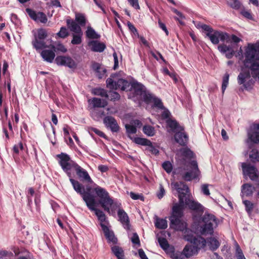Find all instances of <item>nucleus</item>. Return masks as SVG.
<instances>
[{"label":"nucleus","mask_w":259,"mask_h":259,"mask_svg":"<svg viewBox=\"0 0 259 259\" xmlns=\"http://www.w3.org/2000/svg\"><path fill=\"white\" fill-rule=\"evenodd\" d=\"M218 220L212 214L205 213L199 224L195 228V233L201 235L212 234L218 225Z\"/></svg>","instance_id":"3"},{"label":"nucleus","mask_w":259,"mask_h":259,"mask_svg":"<svg viewBox=\"0 0 259 259\" xmlns=\"http://www.w3.org/2000/svg\"><path fill=\"white\" fill-rule=\"evenodd\" d=\"M47 36V32L45 29H40L38 31V35L35 38H37L38 39L42 40L44 39Z\"/></svg>","instance_id":"54"},{"label":"nucleus","mask_w":259,"mask_h":259,"mask_svg":"<svg viewBox=\"0 0 259 259\" xmlns=\"http://www.w3.org/2000/svg\"><path fill=\"white\" fill-rule=\"evenodd\" d=\"M155 225L157 228L160 229H164L167 227V221L165 219L158 218L156 219Z\"/></svg>","instance_id":"39"},{"label":"nucleus","mask_w":259,"mask_h":259,"mask_svg":"<svg viewBox=\"0 0 259 259\" xmlns=\"http://www.w3.org/2000/svg\"><path fill=\"white\" fill-rule=\"evenodd\" d=\"M85 34L87 37L91 39H98L100 37V35L91 26H88Z\"/></svg>","instance_id":"35"},{"label":"nucleus","mask_w":259,"mask_h":259,"mask_svg":"<svg viewBox=\"0 0 259 259\" xmlns=\"http://www.w3.org/2000/svg\"><path fill=\"white\" fill-rule=\"evenodd\" d=\"M92 68L96 72V75L99 78H103L106 72V70L102 67L100 64L96 62L92 63Z\"/></svg>","instance_id":"26"},{"label":"nucleus","mask_w":259,"mask_h":259,"mask_svg":"<svg viewBox=\"0 0 259 259\" xmlns=\"http://www.w3.org/2000/svg\"><path fill=\"white\" fill-rule=\"evenodd\" d=\"M88 45L92 51L96 52H102L106 48L104 44L97 40H90Z\"/></svg>","instance_id":"21"},{"label":"nucleus","mask_w":259,"mask_h":259,"mask_svg":"<svg viewBox=\"0 0 259 259\" xmlns=\"http://www.w3.org/2000/svg\"><path fill=\"white\" fill-rule=\"evenodd\" d=\"M175 141L181 146L186 145L188 141V136L184 131H180L175 133Z\"/></svg>","instance_id":"20"},{"label":"nucleus","mask_w":259,"mask_h":259,"mask_svg":"<svg viewBox=\"0 0 259 259\" xmlns=\"http://www.w3.org/2000/svg\"><path fill=\"white\" fill-rule=\"evenodd\" d=\"M134 141L137 144L143 146H147V145L151 144V141L145 138H136L134 139Z\"/></svg>","instance_id":"49"},{"label":"nucleus","mask_w":259,"mask_h":259,"mask_svg":"<svg viewBox=\"0 0 259 259\" xmlns=\"http://www.w3.org/2000/svg\"><path fill=\"white\" fill-rule=\"evenodd\" d=\"M127 25L130 30L133 32L136 36H139L137 29L134 26V25L130 22H127Z\"/></svg>","instance_id":"57"},{"label":"nucleus","mask_w":259,"mask_h":259,"mask_svg":"<svg viewBox=\"0 0 259 259\" xmlns=\"http://www.w3.org/2000/svg\"><path fill=\"white\" fill-rule=\"evenodd\" d=\"M125 128L128 134H135L137 132L136 127L132 125L126 124Z\"/></svg>","instance_id":"59"},{"label":"nucleus","mask_w":259,"mask_h":259,"mask_svg":"<svg viewBox=\"0 0 259 259\" xmlns=\"http://www.w3.org/2000/svg\"><path fill=\"white\" fill-rule=\"evenodd\" d=\"M55 50H44L41 52V56L48 62L52 63L55 57Z\"/></svg>","instance_id":"25"},{"label":"nucleus","mask_w":259,"mask_h":259,"mask_svg":"<svg viewBox=\"0 0 259 259\" xmlns=\"http://www.w3.org/2000/svg\"><path fill=\"white\" fill-rule=\"evenodd\" d=\"M207 243H208L210 249L212 250H216L217 248H218L220 245V243L218 239L214 237H210L208 238L207 239Z\"/></svg>","instance_id":"34"},{"label":"nucleus","mask_w":259,"mask_h":259,"mask_svg":"<svg viewBox=\"0 0 259 259\" xmlns=\"http://www.w3.org/2000/svg\"><path fill=\"white\" fill-rule=\"evenodd\" d=\"M69 180L74 190L81 195L83 200L85 203L87 199L91 198H95V197L90 193L85 192L84 187L78 181L73 179L71 177L70 178Z\"/></svg>","instance_id":"11"},{"label":"nucleus","mask_w":259,"mask_h":259,"mask_svg":"<svg viewBox=\"0 0 259 259\" xmlns=\"http://www.w3.org/2000/svg\"><path fill=\"white\" fill-rule=\"evenodd\" d=\"M82 35V33H75L72 34V39L71 40V44L73 45H79L81 42V37Z\"/></svg>","instance_id":"48"},{"label":"nucleus","mask_w":259,"mask_h":259,"mask_svg":"<svg viewBox=\"0 0 259 259\" xmlns=\"http://www.w3.org/2000/svg\"><path fill=\"white\" fill-rule=\"evenodd\" d=\"M26 12L31 18L36 22L46 23L48 21L46 15L42 12L36 13L30 9H27Z\"/></svg>","instance_id":"15"},{"label":"nucleus","mask_w":259,"mask_h":259,"mask_svg":"<svg viewBox=\"0 0 259 259\" xmlns=\"http://www.w3.org/2000/svg\"><path fill=\"white\" fill-rule=\"evenodd\" d=\"M205 35L213 45H218L220 41L219 39L222 41L228 42L230 38V36L227 33L214 30L211 27L209 30L205 32Z\"/></svg>","instance_id":"8"},{"label":"nucleus","mask_w":259,"mask_h":259,"mask_svg":"<svg viewBox=\"0 0 259 259\" xmlns=\"http://www.w3.org/2000/svg\"><path fill=\"white\" fill-rule=\"evenodd\" d=\"M117 214L119 221L124 229L129 230L130 227V221L127 213L123 209H119Z\"/></svg>","instance_id":"22"},{"label":"nucleus","mask_w":259,"mask_h":259,"mask_svg":"<svg viewBox=\"0 0 259 259\" xmlns=\"http://www.w3.org/2000/svg\"><path fill=\"white\" fill-rule=\"evenodd\" d=\"M248 137L253 142L255 143L259 142V124L254 125L253 130L248 133Z\"/></svg>","instance_id":"29"},{"label":"nucleus","mask_w":259,"mask_h":259,"mask_svg":"<svg viewBox=\"0 0 259 259\" xmlns=\"http://www.w3.org/2000/svg\"><path fill=\"white\" fill-rule=\"evenodd\" d=\"M89 132H93L95 134H96L97 135L101 137L105 138V135L101 131H100L99 130L95 128V127H90L89 128Z\"/></svg>","instance_id":"60"},{"label":"nucleus","mask_w":259,"mask_h":259,"mask_svg":"<svg viewBox=\"0 0 259 259\" xmlns=\"http://www.w3.org/2000/svg\"><path fill=\"white\" fill-rule=\"evenodd\" d=\"M107 87L110 90L121 89L124 91L130 87V83L125 79H119L117 81L112 78H109L106 80Z\"/></svg>","instance_id":"10"},{"label":"nucleus","mask_w":259,"mask_h":259,"mask_svg":"<svg viewBox=\"0 0 259 259\" xmlns=\"http://www.w3.org/2000/svg\"><path fill=\"white\" fill-rule=\"evenodd\" d=\"M255 190V188L249 184H245L242 186L241 193L242 197L250 196Z\"/></svg>","instance_id":"28"},{"label":"nucleus","mask_w":259,"mask_h":259,"mask_svg":"<svg viewBox=\"0 0 259 259\" xmlns=\"http://www.w3.org/2000/svg\"><path fill=\"white\" fill-rule=\"evenodd\" d=\"M143 131L148 136H153L155 134V131L153 127L150 125H145L143 127Z\"/></svg>","instance_id":"41"},{"label":"nucleus","mask_w":259,"mask_h":259,"mask_svg":"<svg viewBox=\"0 0 259 259\" xmlns=\"http://www.w3.org/2000/svg\"><path fill=\"white\" fill-rule=\"evenodd\" d=\"M50 40H47L46 42H45L44 39L40 40L35 38V40L32 41V45L36 50H40L47 48L50 49Z\"/></svg>","instance_id":"27"},{"label":"nucleus","mask_w":259,"mask_h":259,"mask_svg":"<svg viewBox=\"0 0 259 259\" xmlns=\"http://www.w3.org/2000/svg\"><path fill=\"white\" fill-rule=\"evenodd\" d=\"M152 102L154 103V105L155 107L159 109L163 108V106L160 99L155 97Z\"/></svg>","instance_id":"55"},{"label":"nucleus","mask_w":259,"mask_h":259,"mask_svg":"<svg viewBox=\"0 0 259 259\" xmlns=\"http://www.w3.org/2000/svg\"><path fill=\"white\" fill-rule=\"evenodd\" d=\"M50 49L55 50V52L58 51L62 53H65L67 51V49L62 44H57L55 46H54L52 44V40H50Z\"/></svg>","instance_id":"43"},{"label":"nucleus","mask_w":259,"mask_h":259,"mask_svg":"<svg viewBox=\"0 0 259 259\" xmlns=\"http://www.w3.org/2000/svg\"><path fill=\"white\" fill-rule=\"evenodd\" d=\"M242 167L243 174L245 176H248L252 181H256L258 177V174L256 168L250 164L243 163Z\"/></svg>","instance_id":"13"},{"label":"nucleus","mask_w":259,"mask_h":259,"mask_svg":"<svg viewBox=\"0 0 259 259\" xmlns=\"http://www.w3.org/2000/svg\"><path fill=\"white\" fill-rule=\"evenodd\" d=\"M184 192L186 193V197H184L185 205H187L191 209L198 211H202L203 207L200 203L191 200L188 198L187 195L189 191L188 192L184 191Z\"/></svg>","instance_id":"18"},{"label":"nucleus","mask_w":259,"mask_h":259,"mask_svg":"<svg viewBox=\"0 0 259 259\" xmlns=\"http://www.w3.org/2000/svg\"><path fill=\"white\" fill-rule=\"evenodd\" d=\"M249 158L252 162L259 161V152L257 149H252L249 154Z\"/></svg>","instance_id":"42"},{"label":"nucleus","mask_w":259,"mask_h":259,"mask_svg":"<svg viewBox=\"0 0 259 259\" xmlns=\"http://www.w3.org/2000/svg\"><path fill=\"white\" fill-rule=\"evenodd\" d=\"M112 251L118 259H124L123 250L118 246H114L112 247Z\"/></svg>","instance_id":"38"},{"label":"nucleus","mask_w":259,"mask_h":259,"mask_svg":"<svg viewBox=\"0 0 259 259\" xmlns=\"http://www.w3.org/2000/svg\"><path fill=\"white\" fill-rule=\"evenodd\" d=\"M104 123L105 126L110 129L112 132H117L119 130V126L116 120L112 116H106L104 118Z\"/></svg>","instance_id":"16"},{"label":"nucleus","mask_w":259,"mask_h":259,"mask_svg":"<svg viewBox=\"0 0 259 259\" xmlns=\"http://www.w3.org/2000/svg\"><path fill=\"white\" fill-rule=\"evenodd\" d=\"M201 191L202 193L205 195L208 196L210 195L208 184L202 185L201 186Z\"/></svg>","instance_id":"62"},{"label":"nucleus","mask_w":259,"mask_h":259,"mask_svg":"<svg viewBox=\"0 0 259 259\" xmlns=\"http://www.w3.org/2000/svg\"><path fill=\"white\" fill-rule=\"evenodd\" d=\"M86 201V205L89 209L92 211H94L95 214L100 221V224L102 228L107 226L108 222L106 219V215L103 211L95 207L96 204L95 198H91Z\"/></svg>","instance_id":"7"},{"label":"nucleus","mask_w":259,"mask_h":259,"mask_svg":"<svg viewBox=\"0 0 259 259\" xmlns=\"http://www.w3.org/2000/svg\"><path fill=\"white\" fill-rule=\"evenodd\" d=\"M158 240L161 247L163 249L166 250L168 248L169 245L166 239L163 237H160L158 238Z\"/></svg>","instance_id":"51"},{"label":"nucleus","mask_w":259,"mask_h":259,"mask_svg":"<svg viewBox=\"0 0 259 259\" xmlns=\"http://www.w3.org/2000/svg\"><path fill=\"white\" fill-rule=\"evenodd\" d=\"M189 169L188 171L182 175L184 180L187 181H190L196 179L200 175L197 163L195 160L191 161L188 164Z\"/></svg>","instance_id":"9"},{"label":"nucleus","mask_w":259,"mask_h":259,"mask_svg":"<svg viewBox=\"0 0 259 259\" xmlns=\"http://www.w3.org/2000/svg\"><path fill=\"white\" fill-rule=\"evenodd\" d=\"M182 154L186 157H192L193 156V152L190 149L187 148H183L180 150Z\"/></svg>","instance_id":"53"},{"label":"nucleus","mask_w":259,"mask_h":259,"mask_svg":"<svg viewBox=\"0 0 259 259\" xmlns=\"http://www.w3.org/2000/svg\"><path fill=\"white\" fill-rule=\"evenodd\" d=\"M131 241L133 243L137 244L139 246L140 245V241L139 238V236L137 233H134L133 237L131 238Z\"/></svg>","instance_id":"61"},{"label":"nucleus","mask_w":259,"mask_h":259,"mask_svg":"<svg viewBox=\"0 0 259 259\" xmlns=\"http://www.w3.org/2000/svg\"><path fill=\"white\" fill-rule=\"evenodd\" d=\"M147 148L146 150L150 152L152 154L156 155L159 153V151L157 149H156L152 144L151 142V144L147 145Z\"/></svg>","instance_id":"56"},{"label":"nucleus","mask_w":259,"mask_h":259,"mask_svg":"<svg viewBox=\"0 0 259 259\" xmlns=\"http://www.w3.org/2000/svg\"><path fill=\"white\" fill-rule=\"evenodd\" d=\"M109 95L111 100H117L120 98V95L116 92H110Z\"/></svg>","instance_id":"64"},{"label":"nucleus","mask_w":259,"mask_h":259,"mask_svg":"<svg viewBox=\"0 0 259 259\" xmlns=\"http://www.w3.org/2000/svg\"><path fill=\"white\" fill-rule=\"evenodd\" d=\"M140 97L145 102L149 103L152 102L155 97L146 91Z\"/></svg>","instance_id":"45"},{"label":"nucleus","mask_w":259,"mask_h":259,"mask_svg":"<svg viewBox=\"0 0 259 259\" xmlns=\"http://www.w3.org/2000/svg\"><path fill=\"white\" fill-rule=\"evenodd\" d=\"M173 188L176 189L179 193V203L175 204L172 208V213L170 217V222H177L176 219H181L183 214V209L185 205L184 197L186 193L189 190L188 187L183 182H175L171 183Z\"/></svg>","instance_id":"2"},{"label":"nucleus","mask_w":259,"mask_h":259,"mask_svg":"<svg viewBox=\"0 0 259 259\" xmlns=\"http://www.w3.org/2000/svg\"><path fill=\"white\" fill-rule=\"evenodd\" d=\"M133 90L136 95H139L140 97L146 91L145 87L142 84L134 82L132 85Z\"/></svg>","instance_id":"33"},{"label":"nucleus","mask_w":259,"mask_h":259,"mask_svg":"<svg viewBox=\"0 0 259 259\" xmlns=\"http://www.w3.org/2000/svg\"><path fill=\"white\" fill-rule=\"evenodd\" d=\"M183 236L186 240L191 243H194V240L197 238V237H194L193 231L187 228L183 231Z\"/></svg>","instance_id":"37"},{"label":"nucleus","mask_w":259,"mask_h":259,"mask_svg":"<svg viewBox=\"0 0 259 259\" xmlns=\"http://www.w3.org/2000/svg\"><path fill=\"white\" fill-rule=\"evenodd\" d=\"M218 49L221 53L225 54L226 57L228 59H231L232 58L235 53V52L232 47L225 44L219 45L218 47Z\"/></svg>","instance_id":"23"},{"label":"nucleus","mask_w":259,"mask_h":259,"mask_svg":"<svg viewBox=\"0 0 259 259\" xmlns=\"http://www.w3.org/2000/svg\"><path fill=\"white\" fill-rule=\"evenodd\" d=\"M74 21L81 27L85 25L87 20L84 14L76 13Z\"/></svg>","instance_id":"36"},{"label":"nucleus","mask_w":259,"mask_h":259,"mask_svg":"<svg viewBox=\"0 0 259 259\" xmlns=\"http://www.w3.org/2000/svg\"><path fill=\"white\" fill-rule=\"evenodd\" d=\"M75 171H76V175L80 181L90 183H92L93 182L92 180L87 171L82 168L79 165L76 166Z\"/></svg>","instance_id":"17"},{"label":"nucleus","mask_w":259,"mask_h":259,"mask_svg":"<svg viewBox=\"0 0 259 259\" xmlns=\"http://www.w3.org/2000/svg\"><path fill=\"white\" fill-rule=\"evenodd\" d=\"M243 65L250 69L252 75L259 74V41L249 43L245 49Z\"/></svg>","instance_id":"1"},{"label":"nucleus","mask_w":259,"mask_h":259,"mask_svg":"<svg viewBox=\"0 0 259 259\" xmlns=\"http://www.w3.org/2000/svg\"><path fill=\"white\" fill-rule=\"evenodd\" d=\"M238 83L243 84L245 89H247L252 83L250 72L248 71H242L239 73L237 77Z\"/></svg>","instance_id":"14"},{"label":"nucleus","mask_w":259,"mask_h":259,"mask_svg":"<svg viewBox=\"0 0 259 259\" xmlns=\"http://www.w3.org/2000/svg\"><path fill=\"white\" fill-rule=\"evenodd\" d=\"M94 191L99 198V204L104 210L109 213H110V209L114 210L119 207L118 203L114 201L105 189L97 186L94 188Z\"/></svg>","instance_id":"4"},{"label":"nucleus","mask_w":259,"mask_h":259,"mask_svg":"<svg viewBox=\"0 0 259 259\" xmlns=\"http://www.w3.org/2000/svg\"><path fill=\"white\" fill-rule=\"evenodd\" d=\"M170 256L172 259H185V256L182 251H174L170 254Z\"/></svg>","instance_id":"44"},{"label":"nucleus","mask_w":259,"mask_h":259,"mask_svg":"<svg viewBox=\"0 0 259 259\" xmlns=\"http://www.w3.org/2000/svg\"><path fill=\"white\" fill-rule=\"evenodd\" d=\"M102 229L108 241L111 242L113 243H116L117 239L115 237L113 232L109 230L108 226Z\"/></svg>","instance_id":"32"},{"label":"nucleus","mask_w":259,"mask_h":259,"mask_svg":"<svg viewBox=\"0 0 259 259\" xmlns=\"http://www.w3.org/2000/svg\"><path fill=\"white\" fill-rule=\"evenodd\" d=\"M235 246L236 249L235 255L237 257V259H246L242 249L240 248L239 245L236 242H235Z\"/></svg>","instance_id":"46"},{"label":"nucleus","mask_w":259,"mask_h":259,"mask_svg":"<svg viewBox=\"0 0 259 259\" xmlns=\"http://www.w3.org/2000/svg\"><path fill=\"white\" fill-rule=\"evenodd\" d=\"M88 103L90 104V107L92 109L95 108H104L108 104L106 100L93 98L88 100Z\"/></svg>","instance_id":"19"},{"label":"nucleus","mask_w":259,"mask_h":259,"mask_svg":"<svg viewBox=\"0 0 259 259\" xmlns=\"http://www.w3.org/2000/svg\"><path fill=\"white\" fill-rule=\"evenodd\" d=\"M166 123L167 126L170 128V130L175 133L180 131H184L183 127L179 125L178 122L175 120L168 119L167 120Z\"/></svg>","instance_id":"31"},{"label":"nucleus","mask_w":259,"mask_h":259,"mask_svg":"<svg viewBox=\"0 0 259 259\" xmlns=\"http://www.w3.org/2000/svg\"><path fill=\"white\" fill-rule=\"evenodd\" d=\"M227 4L232 8L236 10L240 9L241 4L239 0H228Z\"/></svg>","instance_id":"47"},{"label":"nucleus","mask_w":259,"mask_h":259,"mask_svg":"<svg viewBox=\"0 0 259 259\" xmlns=\"http://www.w3.org/2000/svg\"><path fill=\"white\" fill-rule=\"evenodd\" d=\"M192 243V244L186 245L183 249L185 258L196 255L198 250L205 246L206 240L202 237L198 236L197 239L194 240V243Z\"/></svg>","instance_id":"5"},{"label":"nucleus","mask_w":259,"mask_h":259,"mask_svg":"<svg viewBox=\"0 0 259 259\" xmlns=\"http://www.w3.org/2000/svg\"><path fill=\"white\" fill-rule=\"evenodd\" d=\"M162 167L168 173L172 170V165L169 161H165L162 164Z\"/></svg>","instance_id":"58"},{"label":"nucleus","mask_w":259,"mask_h":259,"mask_svg":"<svg viewBox=\"0 0 259 259\" xmlns=\"http://www.w3.org/2000/svg\"><path fill=\"white\" fill-rule=\"evenodd\" d=\"M55 61L58 65L67 66L71 69H75L77 67L75 61L68 56H57Z\"/></svg>","instance_id":"12"},{"label":"nucleus","mask_w":259,"mask_h":259,"mask_svg":"<svg viewBox=\"0 0 259 259\" xmlns=\"http://www.w3.org/2000/svg\"><path fill=\"white\" fill-rule=\"evenodd\" d=\"M57 157L60 159L59 162L62 168L67 174L68 176L71 178L70 170L73 169L75 170L76 166H77L78 164L72 161L69 155L64 153L57 155Z\"/></svg>","instance_id":"6"},{"label":"nucleus","mask_w":259,"mask_h":259,"mask_svg":"<svg viewBox=\"0 0 259 259\" xmlns=\"http://www.w3.org/2000/svg\"><path fill=\"white\" fill-rule=\"evenodd\" d=\"M69 35V33L67 31V29L65 27H62L60 28V31L57 33V35L62 38H64L68 36Z\"/></svg>","instance_id":"50"},{"label":"nucleus","mask_w":259,"mask_h":259,"mask_svg":"<svg viewBox=\"0 0 259 259\" xmlns=\"http://www.w3.org/2000/svg\"><path fill=\"white\" fill-rule=\"evenodd\" d=\"M196 27L198 28H201L202 30L205 31L206 32L208 30H209L210 26L209 25H207L206 24H202L200 23H198L197 24Z\"/></svg>","instance_id":"63"},{"label":"nucleus","mask_w":259,"mask_h":259,"mask_svg":"<svg viewBox=\"0 0 259 259\" xmlns=\"http://www.w3.org/2000/svg\"><path fill=\"white\" fill-rule=\"evenodd\" d=\"M67 25L70 31L73 34L82 33L81 27L74 20L67 19L66 20Z\"/></svg>","instance_id":"24"},{"label":"nucleus","mask_w":259,"mask_h":259,"mask_svg":"<svg viewBox=\"0 0 259 259\" xmlns=\"http://www.w3.org/2000/svg\"><path fill=\"white\" fill-rule=\"evenodd\" d=\"M177 222H170L172 227L176 230H179L183 232L187 229L186 223L181 220V219H176Z\"/></svg>","instance_id":"30"},{"label":"nucleus","mask_w":259,"mask_h":259,"mask_svg":"<svg viewBox=\"0 0 259 259\" xmlns=\"http://www.w3.org/2000/svg\"><path fill=\"white\" fill-rule=\"evenodd\" d=\"M229 74L228 73H226L223 77V83L222 86V89L223 93L224 92L225 90L226 89L227 85L229 83Z\"/></svg>","instance_id":"52"},{"label":"nucleus","mask_w":259,"mask_h":259,"mask_svg":"<svg viewBox=\"0 0 259 259\" xmlns=\"http://www.w3.org/2000/svg\"><path fill=\"white\" fill-rule=\"evenodd\" d=\"M243 204L245 206V209L249 214H251L253 209L256 207V204L253 203L248 200H244L243 201Z\"/></svg>","instance_id":"40"}]
</instances>
